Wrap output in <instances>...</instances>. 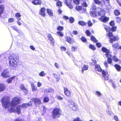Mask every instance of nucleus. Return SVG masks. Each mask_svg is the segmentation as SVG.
Returning a JSON list of instances; mask_svg holds the SVG:
<instances>
[{
  "mask_svg": "<svg viewBox=\"0 0 121 121\" xmlns=\"http://www.w3.org/2000/svg\"><path fill=\"white\" fill-rule=\"evenodd\" d=\"M56 5L57 6L61 7L62 6L61 2L60 1H58L56 3Z\"/></svg>",
  "mask_w": 121,
  "mask_h": 121,
  "instance_id": "nucleus-40",
  "label": "nucleus"
},
{
  "mask_svg": "<svg viewBox=\"0 0 121 121\" xmlns=\"http://www.w3.org/2000/svg\"><path fill=\"white\" fill-rule=\"evenodd\" d=\"M87 24L88 26H92V23L90 20L88 21L87 22Z\"/></svg>",
  "mask_w": 121,
  "mask_h": 121,
  "instance_id": "nucleus-45",
  "label": "nucleus"
},
{
  "mask_svg": "<svg viewBox=\"0 0 121 121\" xmlns=\"http://www.w3.org/2000/svg\"><path fill=\"white\" fill-rule=\"evenodd\" d=\"M94 2L96 4L103 6L105 4L104 0H94Z\"/></svg>",
  "mask_w": 121,
  "mask_h": 121,
  "instance_id": "nucleus-9",
  "label": "nucleus"
},
{
  "mask_svg": "<svg viewBox=\"0 0 121 121\" xmlns=\"http://www.w3.org/2000/svg\"><path fill=\"white\" fill-rule=\"evenodd\" d=\"M32 3L35 5H40L42 2L41 0H34L32 1Z\"/></svg>",
  "mask_w": 121,
  "mask_h": 121,
  "instance_id": "nucleus-13",
  "label": "nucleus"
},
{
  "mask_svg": "<svg viewBox=\"0 0 121 121\" xmlns=\"http://www.w3.org/2000/svg\"><path fill=\"white\" fill-rule=\"evenodd\" d=\"M110 39L111 40V41L110 42V43H112V41H115L117 40V38L112 35V36L110 37Z\"/></svg>",
  "mask_w": 121,
  "mask_h": 121,
  "instance_id": "nucleus-23",
  "label": "nucleus"
},
{
  "mask_svg": "<svg viewBox=\"0 0 121 121\" xmlns=\"http://www.w3.org/2000/svg\"><path fill=\"white\" fill-rule=\"evenodd\" d=\"M56 97L57 99L60 100H62L63 99V98L62 97L59 96H56Z\"/></svg>",
  "mask_w": 121,
  "mask_h": 121,
  "instance_id": "nucleus-50",
  "label": "nucleus"
},
{
  "mask_svg": "<svg viewBox=\"0 0 121 121\" xmlns=\"http://www.w3.org/2000/svg\"><path fill=\"white\" fill-rule=\"evenodd\" d=\"M55 67L59 69L60 68L59 64L57 63H55Z\"/></svg>",
  "mask_w": 121,
  "mask_h": 121,
  "instance_id": "nucleus-57",
  "label": "nucleus"
},
{
  "mask_svg": "<svg viewBox=\"0 0 121 121\" xmlns=\"http://www.w3.org/2000/svg\"><path fill=\"white\" fill-rule=\"evenodd\" d=\"M102 50L103 52H106L105 54V56H107V55H108L109 54H111L109 50H107L105 48H102Z\"/></svg>",
  "mask_w": 121,
  "mask_h": 121,
  "instance_id": "nucleus-15",
  "label": "nucleus"
},
{
  "mask_svg": "<svg viewBox=\"0 0 121 121\" xmlns=\"http://www.w3.org/2000/svg\"><path fill=\"white\" fill-rule=\"evenodd\" d=\"M96 9V7L95 5V4H92V6L91 8V9L92 10H95Z\"/></svg>",
  "mask_w": 121,
  "mask_h": 121,
  "instance_id": "nucleus-43",
  "label": "nucleus"
},
{
  "mask_svg": "<svg viewBox=\"0 0 121 121\" xmlns=\"http://www.w3.org/2000/svg\"><path fill=\"white\" fill-rule=\"evenodd\" d=\"M110 24L111 26L113 27L114 25V22L113 21H111L110 23Z\"/></svg>",
  "mask_w": 121,
  "mask_h": 121,
  "instance_id": "nucleus-58",
  "label": "nucleus"
},
{
  "mask_svg": "<svg viewBox=\"0 0 121 121\" xmlns=\"http://www.w3.org/2000/svg\"><path fill=\"white\" fill-rule=\"evenodd\" d=\"M64 92L65 95L67 96L70 97L71 96V93L67 88H64Z\"/></svg>",
  "mask_w": 121,
  "mask_h": 121,
  "instance_id": "nucleus-12",
  "label": "nucleus"
},
{
  "mask_svg": "<svg viewBox=\"0 0 121 121\" xmlns=\"http://www.w3.org/2000/svg\"><path fill=\"white\" fill-rule=\"evenodd\" d=\"M32 100L35 103V104H39L41 103L40 100L38 98H33L32 99Z\"/></svg>",
  "mask_w": 121,
  "mask_h": 121,
  "instance_id": "nucleus-14",
  "label": "nucleus"
},
{
  "mask_svg": "<svg viewBox=\"0 0 121 121\" xmlns=\"http://www.w3.org/2000/svg\"><path fill=\"white\" fill-rule=\"evenodd\" d=\"M42 85V83H40L39 82H38V83L37 84V86L38 87H40Z\"/></svg>",
  "mask_w": 121,
  "mask_h": 121,
  "instance_id": "nucleus-63",
  "label": "nucleus"
},
{
  "mask_svg": "<svg viewBox=\"0 0 121 121\" xmlns=\"http://www.w3.org/2000/svg\"><path fill=\"white\" fill-rule=\"evenodd\" d=\"M12 27L13 28V29L14 30L16 31L17 32H18L19 30L17 29V27L13 26Z\"/></svg>",
  "mask_w": 121,
  "mask_h": 121,
  "instance_id": "nucleus-47",
  "label": "nucleus"
},
{
  "mask_svg": "<svg viewBox=\"0 0 121 121\" xmlns=\"http://www.w3.org/2000/svg\"><path fill=\"white\" fill-rule=\"evenodd\" d=\"M114 67L118 71H120L121 67L119 65L116 64L114 65Z\"/></svg>",
  "mask_w": 121,
  "mask_h": 121,
  "instance_id": "nucleus-28",
  "label": "nucleus"
},
{
  "mask_svg": "<svg viewBox=\"0 0 121 121\" xmlns=\"http://www.w3.org/2000/svg\"><path fill=\"white\" fill-rule=\"evenodd\" d=\"M45 10L44 8H42L40 9V11L39 12V14L43 17H45Z\"/></svg>",
  "mask_w": 121,
  "mask_h": 121,
  "instance_id": "nucleus-17",
  "label": "nucleus"
},
{
  "mask_svg": "<svg viewBox=\"0 0 121 121\" xmlns=\"http://www.w3.org/2000/svg\"><path fill=\"white\" fill-rule=\"evenodd\" d=\"M101 15H99L101 16V17L99 18V20L104 22H106L108 21L109 19V18L105 17L104 15L105 14V12L104 14H103V13H101Z\"/></svg>",
  "mask_w": 121,
  "mask_h": 121,
  "instance_id": "nucleus-6",
  "label": "nucleus"
},
{
  "mask_svg": "<svg viewBox=\"0 0 121 121\" xmlns=\"http://www.w3.org/2000/svg\"><path fill=\"white\" fill-rule=\"evenodd\" d=\"M5 86L2 83H0V92L3 91L5 89Z\"/></svg>",
  "mask_w": 121,
  "mask_h": 121,
  "instance_id": "nucleus-20",
  "label": "nucleus"
},
{
  "mask_svg": "<svg viewBox=\"0 0 121 121\" xmlns=\"http://www.w3.org/2000/svg\"><path fill=\"white\" fill-rule=\"evenodd\" d=\"M88 66L87 65H85L82 68V73H83L84 71L87 70L88 69Z\"/></svg>",
  "mask_w": 121,
  "mask_h": 121,
  "instance_id": "nucleus-22",
  "label": "nucleus"
},
{
  "mask_svg": "<svg viewBox=\"0 0 121 121\" xmlns=\"http://www.w3.org/2000/svg\"><path fill=\"white\" fill-rule=\"evenodd\" d=\"M18 60L17 57L15 55L10 56L9 58L10 66L15 69L17 66Z\"/></svg>",
  "mask_w": 121,
  "mask_h": 121,
  "instance_id": "nucleus-2",
  "label": "nucleus"
},
{
  "mask_svg": "<svg viewBox=\"0 0 121 121\" xmlns=\"http://www.w3.org/2000/svg\"><path fill=\"white\" fill-rule=\"evenodd\" d=\"M57 29L58 30L61 31L63 30V27L62 26H59L57 27Z\"/></svg>",
  "mask_w": 121,
  "mask_h": 121,
  "instance_id": "nucleus-41",
  "label": "nucleus"
},
{
  "mask_svg": "<svg viewBox=\"0 0 121 121\" xmlns=\"http://www.w3.org/2000/svg\"><path fill=\"white\" fill-rule=\"evenodd\" d=\"M20 106H21L20 109L21 110V107H22L24 108H26L28 106V105L27 103H25L23 104L22 106L21 105Z\"/></svg>",
  "mask_w": 121,
  "mask_h": 121,
  "instance_id": "nucleus-32",
  "label": "nucleus"
},
{
  "mask_svg": "<svg viewBox=\"0 0 121 121\" xmlns=\"http://www.w3.org/2000/svg\"><path fill=\"white\" fill-rule=\"evenodd\" d=\"M117 28V27L116 26H114L113 27V26L112 27V31H115L116 30Z\"/></svg>",
  "mask_w": 121,
  "mask_h": 121,
  "instance_id": "nucleus-62",
  "label": "nucleus"
},
{
  "mask_svg": "<svg viewBox=\"0 0 121 121\" xmlns=\"http://www.w3.org/2000/svg\"><path fill=\"white\" fill-rule=\"evenodd\" d=\"M91 40L95 42H97L98 41L94 36H92L91 37Z\"/></svg>",
  "mask_w": 121,
  "mask_h": 121,
  "instance_id": "nucleus-35",
  "label": "nucleus"
},
{
  "mask_svg": "<svg viewBox=\"0 0 121 121\" xmlns=\"http://www.w3.org/2000/svg\"><path fill=\"white\" fill-rule=\"evenodd\" d=\"M113 60L117 62L118 61V59L115 56H114L112 58Z\"/></svg>",
  "mask_w": 121,
  "mask_h": 121,
  "instance_id": "nucleus-48",
  "label": "nucleus"
},
{
  "mask_svg": "<svg viewBox=\"0 0 121 121\" xmlns=\"http://www.w3.org/2000/svg\"><path fill=\"white\" fill-rule=\"evenodd\" d=\"M104 28L107 32L109 31L110 29V28L108 26H105Z\"/></svg>",
  "mask_w": 121,
  "mask_h": 121,
  "instance_id": "nucleus-37",
  "label": "nucleus"
},
{
  "mask_svg": "<svg viewBox=\"0 0 121 121\" xmlns=\"http://www.w3.org/2000/svg\"><path fill=\"white\" fill-rule=\"evenodd\" d=\"M48 39L51 41V43L52 44H53L55 41L54 39L53 38L51 34H48Z\"/></svg>",
  "mask_w": 121,
  "mask_h": 121,
  "instance_id": "nucleus-18",
  "label": "nucleus"
},
{
  "mask_svg": "<svg viewBox=\"0 0 121 121\" xmlns=\"http://www.w3.org/2000/svg\"><path fill=\"white\" fill-rule=\"evenodd\" d=\"M20 89L22 90H23L25 89L26 88L25 87L24 85L23 84H22L20 86Z\"/></svg>",
  "mask_w": 121,
  "mask_h": 121,
  "instance_id": "nucleus-55",
  "label": "nucleus"
},
{
  "mask_svg": "<svg viewBox=\"0 0 121 121\" xmlns=\"http://www.w3.org/2000/svg\"><path fill=\"white\" fill-rule=\"evenodd\" d=\"M95 70L96 71L100 72L102 71L103 76L105 79V80H107L108 79V75L107 71L102 70L100 68L99 65H96L95 66Z\"/></svg>",
  "mask_w": 121,
  "mask_h": 121,
  "instance_id": "nucleus-3",
  "label": "nucleus"
},
{
  "mask_svg": "<svg viewBox=\"0 0 121 121\" xmlns=\"http://www.w3.org/2000/svg\"><path fill=\"white\" fill-rule=\"evenodd\" d=\"M4 6L3 5H1L0 6V16L1 14H2L4 11Z\"/></svg>",
  "mask_w": 121,
  "mask_h": 121,
  "instance_id": "nucleus-19",
  "label": "nucleus"
},
{
  "mask_svg": "<svg viewBox=\"0 0 121 121\" xmlns=\"http://www.w3.org/2000/svg\"><path fill=\"white\" fill-rule=\"evenodd\" d=\"M116 16H118L120 15V13L119 10H115L114 12Z\"/></svg>",
  "mask_w": 121,
  "mask_h": 121,
  "instance_id": "nucleus-33",
  "label": "nucleus"
},
{
  "mask_svg": "<svg viewBox=\"0 0 121 121\" xmlns=\"http://www.w3.org/2000/svg\"><path fill=\"white\" fill-rule=\"evenodd\" d=\"M15 76H13L12 77H11L7 80V82L8 83H10L12 81V80L13 79L15 78Z\"/></svg>",
  "mask_w": 121,
  "mask_h": 121,
  "instance_id": "nucleus-27",
  "label": "nucleus"
},
{
  "mask_svg": "<svg viewBox=\"0 0 121 121\" xmlns=\"http://www.w3.org/2000/svg\"><path fill=\"white\" fill-rule=\"evenodd\" d=\"M81 39L83 42H86L87 40L84 37H82Z\"/></svg>",
  "mask_w": 121,
  "mask_h": 121,
  "instance_id": "nucleus-56",
  "label": "nucleus"
},
{
  "mask_svg": "<svg viewBox=\"0 0 121 121\" xmlns=\"http://www.w3.org/2000/svg\"><path fill=\"white\" fill-rule=\"evenodd\" d=\"M53 92V90L51 88H48L46 89L44 91L46 93L52 92Z\"/></svg>",
  "mask_w": 121,
  "mask_h": 121,
  "instance_id": "nucleus-25",
  "label": "nucleus"
},
{
  "mask_svg": "<svg viewBox=\"0 0 121 121\" xmlns=\"http://www.w3.org/2000/svg\"><path fill=\"white\" fill-rule=\"evenodd\" d=\"M85 33L87 36H90V33L88 30H86L85 32Z\"/></svg>",
  "mask_w": 121,
  "mask_h": 121,
  "instance_id": "nucleus-51",
  "label": "nucleus"
},
{
  "mask_svg": "<svg viewBox=\"0 0 121 121\" xmlns=\"http://www.w3.org/2000/svg\"><path fill=\"white\" fill-rule=\"evenodd\" d=\"M71 0H65V3L66 4L67 6L70 9L73 8L72 5L71 4Z\"/></svg>",
  "mask_w": 121,
  "mask_h": 121,
  "instance_id": "nucleus-8",
  "label": "nucleus"
},
{
  "mask_svg": "<svg viewBox=\"0 0 121 121\" xmlns=\"http://www.w3.org/2000/svg\"><path fill=\"white\" fill-rule=\"evenodd\" d=\"M112 46L115 48L117 49H119L120 46L118 44L115 43L113 44L112 45Z\"/></svg>",
  "mask_w": 121,
  "mask_h": 121,
  "instance_id": "nucleus-26",
  "label": "nucleus"
},
{
  "mask_svg": "<svg viewBox=\"0 0 121 121\" xmlns=\"http://www.w3.org/2000/svg\"><path fill=\"white\" fill-rule=\"evenodd\" d=\"M15 121H24V120L23 119L18 118L16 119Z\"/></svg>",
  "mask_w": 121,
  "mask_h": 121,
  "instance_id": "nucleus-59",
  "label": "nucleus"
},
{
  "mask_svg": "<svg viewBox=\"0 0 121 121\" xmlns=\"http://www.w3.org/2000/svg\"><path fill=\"white\" fill-rule=\"evenodd\" d=\"M69 106L74 110L76 111L78 109L77 106L76 104L73 102H72L71 104H69Z\"/></svg>",
  "mask_w": 121,
  "mask_h": 121,
  "instance_id": "nucleus-11",
  "label": "nucleus"
},
{
  "mask_svg": "<svg viewBox=\"0 0 121 121\" xmlns=\"http://www.w3.org/2000/svg\"><path fill=\"white\" fill-rule=\"evenodd\" d=\"M48 13V14L50 16H52L53 15L52 12L50 9H47Z\"/></svg>",
  "mask_w": 121,
  "mask_h": 121,
  "instance_id": "nucleus-29",
  "label": "nucleus"
},
{
  "mask_svg": "<svg viewBox=\"0 0 121 121\" xmlns=\"http://www.w3.org/2000/svg\"><path fill=\"white\" fill-rule=\"evenodd\" d=\"M23 92H24V95H26L27 94V91L26 89V88L24 90H22Z\"/></svg>",
  "mask_w": 121,
  "mask_h": 121,
  "instance_id": "nucleus-52",
  "label": "nucleus"
},
{
  "mask_svg": "<svg viewBox=\"0 0 121 121\" xmlns=\"http://www.w3.org/2000/svg\"><path fill=\"white\" fill-rule=\"evenodd\" d=\"M65 39L66 41L70 44L73 43L74 42V41L72 38L68 36L65 37Z\"/></svg>",
  "mask_w": 121,
  "mask_h": 121,
  "instance_id": "nucleus-10",
  "label": "nucleus"
},
{
  "mask_svg": "<svg viewBox=\"0 0 121 121\" xmlns=\"http://www.w3.org/2000/svg\"><path fill=\"white\" fill-rule=\"evenodd\" d=\"M89 48L93 50H94L95 49V47L93 45L90 44L89 46Z\"/></svg>",
  "mask_w": 121,
  "mask_h": 121,
  "instance_id": "nucleus-42",
  "label": "nucleus"
},
{
  "mask_svg": "<svg viewBox=\"0 0 121 121\" xmlns=\"http://www.w3.org/2000/svg\"><path fill=\"white\" fill-rule=\"evenodd\" d=\"M105 0V1H104V2L105 3L104 4L106 6L109 5V1L108 0Z\"/></svg>",
  "mask_w": 121,
  "mask_h": 121,
  "instance_id": "nucleus-44",
  "label": "nucleus"
},
{
  "mask_svg": "<svg viewBox=\"0 0 121 121\" xmlns=\"http://www.w3.org/2000/svg\"><path fill=\"white\" fill-rule=\"evenodd\" d=\"M46 75V74L45 73V72L44 71H42L40 72L39 74V75L42 77L45 76Z\"/></svg>",
  "mask_w": 121,
  "mask_h": 121,
  "instance_id": "nucleus-34",
  "label": "nucleus"
},
{
  "mask_svg": "<svg viewBox=\"0 0 121 121\" xmlns=\"http://www.w3.org/2000/svg\"><path fill=\"white\" fill-rule=\"evenodd\" d=\"M9 99L7 96H4L1 99L2 105L5 108H8L9 112H17L18 114L20 113V109L21 106H18L21 99L18 97L13 98L12 101L9 102Z\"/></svg>",
  "mask_w": 121,
  "mask_h": 121,
  "instance_id": "nucleus-1",
  "label": "nucleus"
},
{
  "mask_svg": "<svg viewBox=\"0 0 121 121\" xmlns=\"http://www.w3.org/2000/svg\"><path fill=\"white\" fill-rule=\"evenodd\" d=\"M14 21V20L13 18H11L9 19V23H11L13 22Z\"/></svg>",
  "mask_w": 121,
  "mask_h": 121,
  "instance_id": "nucleus-53",
  "label": "nucleus"
},
{
  "mask_svg": "<svg viewBox=\"0 0 121 121\" xmlns=\"http://www.w3.org/2000/svg\"><path fill=\"white\" fill-rule=\"evenodd\" d=\"M15 16L18 20H20V17L21 16V15L19 13H16Z\"/></svg>",
  "mask_w": 121,
  "mask_h": 121,
  "instance_id": "nucleus-24",
  "label": "nucleus"
},
{
  "mask_svg": "<svg viewBox=\"0 0 121 121\" xmlns=\"http://www.w3.org/2000/svg\"><path fill=\"white\" fill-rule=\"evenodd\" d=\"M61 111L59 108H55L52 112V117L54 119L59 117L61 115Z\"/></svg>",
  "mask_w": 121,
  "mask_h": 121,
  "instance_id": "nucleus-4",
  "label": "nucleus"
},
{
  "mask_svg": "<svg viewBox=\"0 0 121 121\" xmlns=\"http://www.w3.org/2000/svg\"><path fill=\"white\" fill-rule=\"evenodd\" d=\"M2 77L4 78H6L9 76V71L7 69H5L2 72L1 75Z\"/></svg>",
  "mask_w": 121,
  "mask_h": 121,
  "instance_id": "nucleus-7",
  "label": "nucleus"
},
{
  "mask_svg": "<svg viewBox=\"0 0 121 121\" xmlns=\"http://www.w3.org/2000/svg\"><path fill=\"white\" fill-rule=\"evenodd\" d=\"M69 19L70 22L71 23H73L74 22V19L73 17H70L69 18Z\"/></svg>",
  "mask_w": 121,
  "mask_h": 121,
  "instance_id": "nucleus-39",
  "label": "nucleus"
},
{
  "mask_svg": "<svg viewBox=\"0 0 121 121\" xmlns=\"http://www.w3.org/2000/svg\"><path fill=\"white\" fill-rule=\"evenodd\" d=\"M76 9L78 11L83 10L84 11L86 10V9H83L81 6H77L76 7Z\"/></svg>",
  "mask_w": 121,
  "mask_h": 121,
  "instance_id": "nucleus-21",
  "label": "nucleus"
},
{
  "mask_svg": "<svg viewBox=\"0 0 121 121\" xmlns=\"http://www.w3.org/2000/svg\"><path fill=\"white\" fill-rule=\"evenodd\" d=\"M49 101V99L47 97H45L43 99V101L45 102H48Z\"/></svg>",
  "mask_w": 121,
  "mask_h": 121,
  "instance_id": "nucleus-38",
  "label": "nucleus"
},
{
  "mask_svg": "<svg viewBox=\"0 0 121 121\" xmlns=\"http://www.w3.org/2000/svg\"><path fill=\"white\" fill-rule=\"evenodd\" d=\"M33 102L32 101H30V102H28L27 104L28 106H32V103Z\"/></svg>",
  "mask_w": 121,
  "mask_h": 121,
  "instance_id": "nucleus-60",
  "label": "nucleus"
},
{
  "mask_svg": "<svg viewBox=\"0 0 121 121\" xmlns=\"http://www.w3.org/2000/svg\"><path fill=\"white\" fill-rule=\"evenodd\" d=\"M57 33L59 36L62 37L64 36L62 32H60V31H58L57 32Z\"/></svg>",
  "mask_w": 121,
  "mask_h": 121,
  "instance_id": "nucleus-36",
  "label": "nucleus"
},
{
  "mask_svg": "<svg viewBox=\"0 0 121 121\" xmlns=\"http://www.w3.org/2000/svg\"><path fill=\"white\" fill-rule=\"evenodd\" d=\"M108 58V63L109 64H111L112 62V56L111 54H109L108 55H107L106 56Z\"/></svg>",
  "mask_w": 121,
  "mask_h": 121,
  "instance_id": "nucleus-16",
  "label": "nucleus"
},
{
  "mask_svg": "<svg viewBox=\"0 0 121 121\" xmlns=\"http://www.w3.org/2000/svg\"><path fill=\"white\" fill-rule=\"evenodd\" d=\"M101 13H103V14H104L105 13V11L101 10L100 12H97V13H96V12L95 11H91L90 13L91 16L94 17H95L98 15L99 16L101 15Z\"/></svg>",
  "mask_w": 121,
  "mask_h": 121,
  "instance_id": "nucleus-5",
  "label": "nucleus"
},
{
  "mask_svg": "<svg viewBox=\"0 0 121 121\" xmlns=\"http://www.w3.org/2000/svg\"><path fill=\"white\" fill-rule=\"evenodd\" d=\"M31 87L33 91H35L37 89L36 88L34 85H31Z\"/></svg>",
  "mask_w": 121,
  "mask_h": 121,
  "instance_id": "nucleus-46",
  "label": "nucleus"
},
{
  "mask_svg": "<svg viewBox=\"0 0 121 121\" xmlns=\"http://www.w3.org/2000/svg\"><path fill=\"white\" fill-rule=\"evenodd\" d=\"M53 74L54 76V77L57 80L59 79L60 78V75H57L54 73H53Z\"/></svg>",
  "mask_w": 121,
  "mask_h": 121,
  "instance_id": "nucleus-31",
  "label": "nucleus"
},
{
  "mask_svg": "<svg viewBox=\"0 0 121 121\" xmlns=\"http://www.w3.org/2000/svg\"><path fill=\"white\" fill-rule=\"evenodd\" d=\"M73 2L76 4H78L79 3V0H73Z\"/></svg>",
  "mask_w": 121,
  "mask_h": 121,
  "instance_id": "nucleus-49",
  "label": "nucleus"
},
{
  "mask_svg": "<svg viewBox=\"0 0 121 121\" xmlns=\"http://www.w3.org/2000/svg\"><path fill=\"white\" fill-rule=\"evenodd\" d=\"M115 119V120L116 121H119L118 120V117L117 116H114V117Z\"/></svg>",
  "mask_w": 121,
  "mask_h": 121,
  "instance_id": "nucleus-64",
  "label": "nucleus"
},
{
  "mask_svg": "<svg viewBox=\"0 0 121 121\" xmlns=\"http://www.w3.org/2000/svg\"><path fill=\"white\" fill-rule=\"evenodd\" d=\"M78 23L79 24L82 26H85L86 24V23L82 21H79Z\"/></svg>",
  "mask_w": 121,
  "mask_h": 121,
  "instance_id": "nucleus-30",
  "label": "nucleus"
},
{
  "mask_svg": "<svg viewBox=\"0 0 121 121\" xmlns=\"http://www.w3.org/2000/svg\"><path fill=\"white\" fill-rule=\"evenodd\" d=\"M96 94L98 96H101V93L99 91H96Z\"/></svg>",
  "mask_w": 121,
  "mask_h": 121,
  "instance_id": "nucleus-54",
  "label": "nucleus"
},
{
  "mask_svg": "<svg viewBox=\"0 0 121 121\" xmlns=\"http://www.w3.org/2000/svg\"><path fill=\"white\" fill-rule=\"evenodd\" d=\"M98 47L99 48L101 47V44L99 43H96Z\"/></svg>",
  "mask_w": 121,
  "mask_h": 121,
  "instance_id": "nucleus-61",
  "label": "nucleus"
}]
</instances>
